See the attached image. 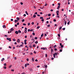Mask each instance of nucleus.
<instances>
[{"label": "nucleus", "instance_id": "1", "mask_svg": "<svg viewBox=\"0 0 74 74\" xmlns=\"http://www.w3.org/2000/svg\"><path fill=\"white\" fill-rule=\"evenodd\" d=\"M57 55H58V54L57 53H56L54 54H53L54 58H55V56H57Z\"/></svg>", "mask_w": 74, "mask_h": 74}, {"label": "nucleus", "instance_id": "2", "mask_svg": "<svg viewBox=\"0 0 74 74\" xmlns=\"http://www.w3.org/2000/svg\"><path fill=\"white\" fill-rule=\"evenodd\" d=\"M27 29L26 27L25 28V31H24V32L25 33H27Z\"/></svg>", "mask_w": 74, "mask_h": 74}, {"label": "nucleus", "instance_id": "3", "mask_svg": "<svg viewBox=\"0 0 74 74\" xmlns=\"http://www.w3.org/2000/svg\"><path fill=\"white\" fill-rule=\"evenodd\" d=\"M7 40H9V41H11V38H7Z\"/></svg>", "mask_w": 74, "mask_h": 74}, {"label": "nucleus", "instance_id": "4", "mask_svg": "<svg viewBox=\"0 0 74 74\" xmlns=\"http://www.w3.org/2000/svg\"><path fill=\"white\" fill-rule=\"evenodd\" d=\"M17 42H18V43H19V42H20V39H18L17 40Z\"/></svg>", "mask_w": 74, "mask_h": 74}, {"label": "nucleus", "instance_id": "5", "mask_svg": "<svg viewBox=\"0 0 74 74\" xmlns=\"http://www.w3.org/2000/svg\"><path fill=\"white\" fill-rule=\"evenodd\" d=\"M4 60H5V59H4V58H2V59L1 60V61L2 62H3V61H4Z\"/></svg>", "mask_w": 74, "mask_h": 74}, {"label": "nucleus", "instance_id": "6", "mask_svg": "<svg viewBox=\"0 0 74 74\" xmlns=\"http://www.w3.org/2000/svg\"><path fill=\"white\" fill-rule=\"evenodd\" d=\"M15 33L17 34H18V31H16L15 32Z\"/></svg>", "mask_w": 74, "mask_h": 74}, {"label": "nucleus", "instance_id": "7", "mask_svg": "<svg viewBox=\"0 0 74 74\" xmlns=\"http://www.w3.org/2000/svg\"><path fill=\"white\" fill-rule=\"evenodd\" d=\"M60 6L58 5V8H57V9H58V10H59V8H60Z\"/></svg>", "mask_w": 74, "mask_h": 74}, {"label": "nucleus", "instance_id": "8", "mask_svg": "<svg viewBox=\"0 0 74 74\" xmlns=\"http://www.w3.org/2000/svg\"><path fill=\"white\" fill-rule=\"evenodd\" d=\"M14 21H15V23H16V22H18V21L16 20H15Z\"/></svg>", "mask_w": 74, "mask_h": 74}, {"label": "nucleus", "instance_id": "9", "mask_svg": "<svg viewBox=\"0 0 74 74\" xmlns=\"http://www.w3.org/2000/svg\"><path fill=\"white\" fill-rule=\"evenodd\" d=\"M10 30L12 31H14V29H13V28H12L10 29Z\"/></svg>", "mask_w": 74, "mask_h": 74}, {"label": "nucleus", "instance_id": "10", "mask_svg": "<svg viewBox=\"0 0 74 74\" xmlns=\"http://www.w3.org/2000/svg\"><path fill=\"white\" fill-rule=\"evenodd\" d=\"M64 21H65V26H66V23H67V22H66V21H65V20H64Z\"/></svg>", "mask_w": 74, "mask_h": 74}, {"label": "nucleus", "instance_id": "11", "mask_svg": "<svg viewBox=\"0 0 74 74\" xmlns=\"http://www.w3.org/2000/svg\"><path fill=\"white\" fill-rule=\"evenodd\" d=\"M70 21H69L67 23V25H69V24H70Z\"/></svg>", "mask_w": 74, "mask_h": 74}, {"label": "nucleus", "instance_id": "12", "mask_svg": "<svg viewBox=\"0 0 74 74\" xmlns=\"http://www.w3.org/2000/svg\"><path fill=\"white\" fill-rule=\"evenodd\" d=\"M39 28H40V26H38L37 27V29H39Z\"/></svg>", "mask_w": 74, "mask_h": 74}, {"label": "nucleus", "instance_id": "13", "mask_svg": "<svg viewBox=\"0 0 74 74\" xmlns=\"http://www.w3.org/2000/svg\"><path fill=\"white\" fill-rule=\"evenodd\" d=\"M43 36H44V34H42L41 35V37H43Z\"/></svg>", "mask_w": 74, "mask_h": 74}, {"label": "nucleus", "instance_id": "14", "mask_svg": "<svg viewBox=\"0 0 74 74\" xmlns=\"http://www.w3.org/2000/svg\"><path fill=\"white\" fill-rule=\"evenodd\" d=\"M25 13H26V14H27V15H29V14H28V13L27 12V11H25Z\"/></svg>", "mask_w": 74, "mask_h": 74}, {"label": "nucleus", "instance_id": "15", "mask_svg": "<svg viewBox=\"0 0 74 74\" xmlns=\"http://www.w3.org/2000/svg\"><path fill=\"white\" fill-rule=\"evenodd\" d=\"M51 14H48V16H51Z\"/></svg>", "mask_w": 74, "mask_h": 74}, {"label": "nucleus", "instance_id": "16", "mask_svg": "<svg viewBox=\"0 0 74 74\" xmlns=\"http://www.w3.org/2000/svg\"><path fill=\"white\" fill-rule=\"evenodd\" d=\"M19 33H21V31L20 30H18V32Z\"/></svg>", "mask_w": 74, "mask_h": 74}, {"label": "nucleus", "instance_id": "17", "mask_svg": "<svg viewBox=\"0 0 74 74\" xmlns=\"http://www.w3.org/2000/svg\"><path fill=\"white\" fill-rule=\"evenodd\" d=\"M36 15H34L33 16L34 18H36Z\"/></svg>", "mask_w": 74, "mask_h": 74}, {"label": "nucleus", "instance_id": "18", "mask_svg": "<svg viewBox=\"0 0 74 74\" xmlns=\"http://www.w3.org/2000/svg\"><path fill=\"white\" fill-rule=\"evenodd\" d=\"M3 28H5V25H3Z\"/></svg>", "mask_w": 74, "mask_h": 74}, {"label": "nucleus", "instance_id": "19", "mask_svg": "<svg viewBox=\"0 0 74 74\" xmlns=\"http://www.w3.org/2000/svg\"><path fill=\"white\" fill-rule=\"evenodd\" d=\"M16 19H17V20H19L20 18H19L18 17H17V18H16Z\"/></svg>", "mask_w": 74, "mask_h": 74}, {"label": "nucleus", "instance_id": "20", "mask_svg": "<svg viewBox=\"0 0 74 74\" xmlns=\"http://www.w3.org/2000/svg\"><path fill=\"white\" fill-rule=\"evenodd\" d=\"M3 65L4 66H7V64H6V63L4 64Z\"/></svg>", "mask_w": 74, "mask_h": 74}, {"label": "nucleus", "instance_id": "21", "mask_svg": "<svg viewBox=\"0 0 74 74\" xmlns=\"http://www.w3.org/2000/svg\"><path fill=\"white\" fill-rule=\"evenodd\" d=\"M62 27H60V28H59V29L60 30H61V29H62Z\"/></svg>", "mask_w": 74, "mask_h": 74}, {"label": "nucleus", "instance_id": "22", "mask_svg": "<svg viewBox=\"0 0 74 74\" xmlns=\"http://www.w3.org/2000/svg\"><path fill=\"white\" fill-rule=\"evenodd\" d=\"M13 41H16V40H15V39L14 38L13 39Z\"/></svg>", "mask_w": 74, "mask_h": 74}, {"label": "nucleus", "instance_id": "23", "mask_svg": "<svg viewBox=\"0 0 74 74\" xmlns=\"http://www.w3.org/2000/svg\"><path fill=\"white\" fill-rule=\"evenodd\" d=\"M33 30H34L33 29H31L30 30V32H33Z\"/></svg>", "mask_w": 74, "mask_h": 74}, {"label": "nucleus", "instance_id": "24", "mask_svg": "<svg viewBox=\"0 0 74 74\" xmlns=\"http://www.w3.org/2000/svg\"><path fill=\"white\" fill-rule=\"evenodd\" d=\"M25 67H27V64H26L25 65Z\"/></svg>", "mask_w": 74, "mask_h": 74}, {"label": "nucleus", "instance_id": "25", "mask_svg": "<svg viewBox=\"0 0 74 74\" xmlns=\"http://www.w3.org/2000/svg\"><path fill=\"white\" fill-rule=\"evenodd\" d=\"M53 50L52 49V48L51 49V53H52V52H53Z\"/></svg>", "mask_w": 74, "mask_h": 74}, {"label": "nucleus", "instance_id": "26", "mask_svg": "<svg viewBox=\"0 0 74 74\" xmlns=\"http://www.w3.org/2000/svg\"><path fill=\"white\" fill-rule=\"evenodd\" d=\"M41 21H42V22H44V19H42L41 20Z\"/></svg>", "mask_w": 74, "mask_h": 74}, {"label": "nucleus", "instance_id": "27", "mask_svg": "<svg viewBox=\"0 0 74 74\" xmlns=\"http://www.w3.org/2000/svg\"><path fill=\"white\" fill-rule=\"evenodd\" d=\"M32 60V61H34V58H32V60Z\"/></svg>", "mask_w": 74, "mask_h": 74}, {"label": "nucleus", "instance_id": "28", "mask_svg": "<svg viewBox=\"0 0 74 74\" xmlns=\"http://www.w3.org/2000/svg\"><path fill=\"white\" fill-rule=\"evenodd\" d=\"M34 39H35V40H37V37H35Z\"/></svg>", "mask_w": 74, "mask_h": 74}, {"label": "nucleus", "instance_id": "29", "mask_svg": "<svg viewBox=\"0 0 74 74\" xmlns=\"http://www.w3.org/2000/svg\"><path fill=\"white\" fill-rule=\"evenodd\" d=\"M4 69H7V67H6V66H4Z\"/></svg>", "mask_w": 74, "mask_h": 74}, {"label": "nucleus", "instance_id": "30", "mask_svg": "<svg viewBox=\"0 0 74 74\" xmlns=\"http://www.w3.org/2000/svg\"><path fill=\"white\" fill-rule=\"evenodd\" d=\"M40 19H43V17H40Z\"/></svg>", "mask_w": 74, "mask_h": 74}, {"label": "nucleus", "instance_id": "31", "mask_svg": "<svg viewBox=\"0 0 74 74\" xmlns=\"http://www.w3.org/2000/svg\"><path fill=\"white\" fill-rule=\"evenodd\" d=\"M23 25H24V26H26V24L25 23H23Z\"/></svg>", "mask_w": 74, "mask_h": 74}, {"label": "nucleus", "instance_id": "32", "mask_svg": "<svg viewBox=\"0 0 74 74\" xmlns=\"http://www.w3.org/2000/svg\"><path fill=\"white\" fill-rule=\"evenodd\" d=\"M35 44H37V43H38V41H36L35 42Z\"/></svg>", "mask_w": 74, "mask_h": 74}, {"label": "nucleus", "instance_id": "33", "mask_svg": "<svg viewBox=\"0 0 74 74\" xmlns=\"http://www.w3.org/2000/svg\"><path fill=\"white\" fill-rule=\"evenodd\" d=\"M25 21V19H23L22 20V22H23Z\"/></svg>", "mask_w": 74, "mask_h": 74}, {"label": "nucleus", "instance_id": "34", "mask_svg": "<svg viewBox=\"0 0 74 74\" xmlns=\"http://www.w3.org/2000/svg\"><path fill=\"white\" fill-rule=\"evenodd\" d=\"M53 21H54V22H56V19H54L53 20Z\"/></svg>", "mask_w": 74, "mask_h": 74}, {"label": "nucleus", "instance_id": "35", "mask_svg": "<svg viewBox=\"0 0 74 74\" xmlns=\"http://www.w3.org/2000/svg\"><path fill=\"white\" fill-rule=\"evenodd\" d=\"M58 37H60V34H58Z\"/></svg>", "mask_w": 74, "mask_h": 74}, {"label": "nucleus", "instance_id": "36", "mask_svg": "<svg viewBox=\"0 0 74 74\" xmlns=\"http://www.w3.org/2000/svg\"><path fill=\"white\" fill-rule=\"evenodd\" d=\"M61 46V47L62 48H62H63V45H62Z\"/></svg>", "mask_w": 74, "mask_h": 74}, {"label": "nucleus", "instance_id": "37", "mask_svg": "<svg viewBox=\"0 0 74 74\" xmlns=\"http://www.w3.org/2000/svg\"><path fill=\"white\" fill-rule=\"evenodd\" d=\"M50 25H47V27H50Z\"/></svg>", "mask_w": 74, "mask_h": 74}, {"label": "nucleus", "instance_id": "38", "mask_svg": "<svg viewBox=\"0 0 74 74\" xmlns=\"http://www.w3.org/2000/svg\"><path fill=\"white\" fill-rule=\"evenodd\" d=\"M24 44H25V45H26L27 44V43L26 42H25Z\"/></svg>", "mask_w": 74, "mask_h": 74}, {"label": "nucleus", "instance_id": "39", "mask_svg": "<svg viewBox=\"0 0 74 74\" xmlns=\"http://www.w3.org/2000/svg\"><path fill=\"white\" fill-rule=\"evenodd\" d=\"M54 51H57V49H54Z\"/></svg>", "mask_w": 74, "mask_h": 74}, {"label": "nucleus", "instance_id": "40", "mask_svg": "<svg viewBox=\"0 0 74 74\" xmlns=\"http://www.w3.org/2000/svg\"><path fill=\"white\" fill-rule=\"evenodd\" d=\"M17 25H19V22L17 23Z\"/></svg>", "mask_w": 74, "mask_h": 74}, {"label": "nucleus", "instance_id": "41", "mask_svg": "<svg viewBox=\"0 0 74 74\" xmlns=\"http://www.w3.org/2000/svg\"><path fill=\"white\" fill-rule=\"evenodd\" d=\"M29 70H30V71H32V69H29Z\"/></svg>", "mask_w": 74, "mask_h": 74}, {"label": "nucleus", "instance_id": "42", "mask_svg": "<svg viewBox=\"0 0 74 74\" xmlns=\"http://www.w3.org/2000/svg\"><path fill=\"white\" fill-rule=\"evenodd\" d=\"M65 28H62V30H65Z\"/></svg>", "mask_w": 74, "mask_h": 74}, {"label": "nucleus", "instance_id": "43", "mask_svg": "<svg viewBox=\"0 0 74 74\" xmlns=\"http://www.w3.org/2000/svg\"><path fill=\"white\" fill-rule=\"evenodd\" d=\"M32 34L33 35V36H34V35H35V33H32Z\"/></svg>", "mask_w": 74, "mask_h": 74}, {"label": "nucleus", "instance_id": "44", "mask_svg": "<svg viewBox=\"0 0 74 74\" xmlns=\"http://www.w3.org/2000/svg\"><path fill=\"white\" fill-rule=\"evenodd\" d=\"M59 12L58 11V10L56 11L57 13H59Z\"/></svg>", "mask_w": 74, "mask_h": 74}, {"label": "nucleus", "instance_id": "45", "mask_svg": "<svg viewBox=\"0 0 74 74\" xmlns=\"http://www.w3.org/2000/svg\"><path fill=\"white\" fill-rule=\"evenodd\" d=\"M33 47H36V45H33Z\"/></svg>", "mask_w": 74, "mask_h": 74}, {"label": "nucleus", "instance_id": "46", "mask_svg": "<svg viewBox=\"0 0 74 74\" xmlns=\"http://www.w3.org/2000/svg\"><path fill=\"white\" fill-rule=\"evenodd\" d=\"M48 23H49V21H47L46 22V23H47V24H48Z\"/></svg>", "mask_w": 74, "mask_h": 74}, {"label": "nucleus", "instance_id": "47", "mask_svg": "<svg viewBox=\"0 0 74 74\" xmlns=\"http://www.w3.org/2000/svg\"><path fill=\"white\" fill-rule=\"evenodd\" d=\"M11 66H12V65H10V66H9V68H11Z\"/></svg>", "mask_w": 74, "mask_h": 74}, {"label": "nucleus", "instance_id": "48", "mask_svg": "<svg viewBox=\"0 0 74 74\" xmlns=\"http://www.w3.org/2000/svg\"><path fill=\"white\" fill-rule=\"evenodd\" d=\"M56 17H57V18H60V17L59 16H57Z\"/></svg>", "mask_w": 74, "mask_h": 74}, {"label": "nucleus", "instance_id": "49", "mask_svg": "<svg viewBox=\"0 0 74 74\" xmlns=\"http://www.w3.org/2000/svg\"><path fill=\"white\" fill-rule=\"evenodd\" d=\"M45 37H46L47 36V34H45Z\"/></svg>", "mask_w": 74, "mask_h": 74}, {"label": "nucleus", "instance_id": "50", "mask_svg": "<svg viewBox=\"0 0 74 74\" xmlns=\"http://www.w3.org/2000/svg\"><path fill=\"white\" fill-rule=\"evenodd\" d=\"M26 41H27V40L26 39H25V40H24V42H26Z\"/></svg>", "mask_w": 74, "mask_h": 74}, {"label": "nucleus", "instance_id": "51", "mask_svg": "<svg viewBox=\"0 0 74 74\" xmlns=\"http://www.w3.org/2000/svg\"><path fill=\"white\" fill-rule=\"evenodd\" d=\"M29 59L27 58V62H28V61H29Z\"/></svg>", "mask_w": 74, "mask_h": 74}, {"label": "nucleus", "instance_id": "52", "mask_svg": "<svg viewBox=\"0 0 74 74\" xmlns=\"http://www.w3.org/2000/svg\"><path fill=\"white\" fill-rule=\"evenodd\" d=\"M34 22H32V25H34Z\"/></svg>", "mask_w": 74, "mask_h": 74}, {"label": "nucleus", "instance_id": "53", "mask_svg": "<svg viewBox=\"0 0 74 74\" xmlns=\"http://www.w3.org/2000/svg\"><path fill=\"white\" fill-rule=\"evenodd\" d=\"M9 48H10V49H11L12 48L11 47V46H9Z\"/></svg>", "mask_w": 74, "mask_h": 74}, {"label": "nucleus", "instance_id": "54", "mask_svg": "<svg viewBox=\"0 0 74 74\" xmlns=\"http://www.w3.org/2000/svg\"><path fill=\"white\" fill-rule=\"evenodd\" d=\"M34 14H36V15H37V12H36Z\"/></svg>", "mask_w": 74, "mask_h": 74}, {"label": "nucleus", "instance_id": "55", "mask_svg": "<svg viewBox=\"0 0 74 74\" xmlns=\"http://www.w3.org/2000/svg\"><path fill=\"white\" fill-rule=\"evenodd\" d=\"M56 47V45H55L54 46V48H55Z\"/></svg>", "mask_w": 74, "mask_h": 74}, {"label": "nucleus", "instance_id": "56", "mask_svg": "<svg viewBox=\"0 0 74 74\" xmlns=\"http://www.w3.org/2000/svg\"><path fill=\"white\" fill-rule=\"evenodd\" d=\"M30 29H29L28 30V32H30Z\"/></svg>", "mask_w": 74, "mask_h": 74}, {"label": "nucleus", "instance_id": "57", "mask_svg": "<svg viewBox=\"0 0 74 74\" xmlns=\"http://www.w3.org/2000/svg\"><path fill=\"white\" fill-rule=\"evenodd\" d=\"M35 61L36 62H38V60H37V59H36V60H35Z\"/></svg>", "mask_w": 74, "mask_h": 74}, {"label": "nucleus", "instance_id": "58", "mask_svg": "<svg viewBox=\"0 0 74 74\" xmlns=\"http://www.w3.org/2000/svg\"><path fill=\"white\" fill-rule=\"evenodd\" d=\"M21 5H23V3L21 2Z\"/></svg>", "mask_w": 74, "mask_h": 74}, {"label": "nucleus", "instance_id": "59", "mask_svg": "<svg viewBox=\"0 0 74 74\" xmlns=\"http://www.w3.org/2000/svg\"><path fill=\"white\" fill-rule=\"evenodd\" d=\"M40 14L41 15H42V12H40Z\"/></svg>", "mask_w": 74, "mask_h": 74}, {"label": "nucleus", "instance_id": "60", "mask_svg": "<svg viewBox=\"0 0 74 74\" xmlns=\"http://www.w3.org/2000/svg\"><path fill=\"white\" fill-rule=\"evenodd\" d=\"M45 56H46V58H47V54H46L45 55Z\"/></svg>", "mask_w": 74, "mask_h": 74}, {"label": "nucleus", "instance_id": "61", "mask_svg": "<svg viewBox=\"0 0 74 74\" xmlns=\"http://www.w3.org/2000/svg\"><path fill=\"white\" fill-rule=\"evenodd\" d=\"M23 16H26V14H25L23 15Z\"/></svg>", "mask_w": 74, "mask_h": 74}, {"label": "nucleus", "instance_id": "62", "mask_svg": "<svg viewBox=\"0 0 74 74\" xmlns=\"http://www.w3.org/2000/svg\"><path fill=\"white\" fill-rule=\"evenodd\" d=\"M11 21H13V19H11Z\"/></svg>", "mask_w": 74, "mask_h": 74}, {"label": "nucleus", "instance_id": "63", "mask_svg": "<svg viewBox=\"0 0 74 74\" xmlns=\"http://www.w3.org/2000/svg\"><path fill=\"white\" fill-rule=\"evenodd\" d=\"M30 23H28V25L29 26V25H30Z\"/></svg>", "mask_w": 74, "mask_h": 74}, {"label": "nucleus", "instance_id": "64", "mask_svg": "<svg viewBox=\"0 0 74 74\" xmlns=\"http://www.w3.org/2000/svg\"><path fill=\"white\" fill-rule=\"evenodd\" d=\"M25 38H27V36H25Z\"/></svg>", "mask_w": 74, "mask_h": 74}]
</instances>
